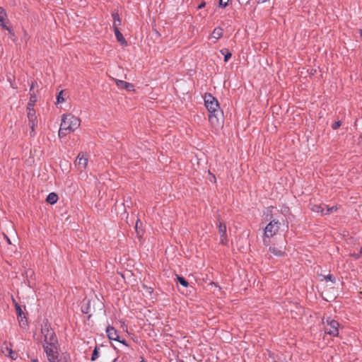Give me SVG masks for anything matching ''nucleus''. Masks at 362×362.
Returning <instances> with one entry per match:
<instances>
[{"instance_id": "1", "label": "nucleus", "mask_w": 362, "mask_h": 362, "mask_svg": "<svg viewBox=\"0 0 362 362\" xmlns=\"http://www.w3.org/2000/svg\"><path fill=\"white\" fill-rule=\"evenodd\" d=\"M44 352L48 362H57L59 356V345L57 337L48 322H43L41 328Z\"/></svg>"}, {"instance_id": "2", "label": "nucleus", "mask_w": 362, "mask_h": 362, "mask_svg": "<svg viewBox=\"0 0 362 362\" xmlns=\"http://www.w3.org/2000/svg\"><path fill=\"white\" fill-rule=\"evenodd\" d=\"M81 125V119L72 114H64L62 115L60 128L58 136L64 137L76 131Z\"/></svg>"}, {"instance_id": "3", "label": "nucleus", "mask_w": 362, "mask_h": 362, "mask_svg": "<svg viewBox=\"0 0 362 362\" xmlns=\"http://www.w3.org/2000/svg\"><path fill=\"white\" fill-rule=\"evenodd\" d=\"M281 223L276 220L271 221L264 228L262 241L265 246H269L271 238L279 231Z\"/></svg>"}, {"instance_id": "4", "label": "nucleus", "mask_w": 362, "mask_h": 362, "mask_svg": "<svg viewBox=\"0 0 362 362\" xmlns=\"http://www.w3.org/2000/svg\"><path fill=\"white\" fill-rule=\"evenodd\" d=\"M325 332L329 335L332 337H337L339 334V323L332 319L331 317H327L326 321L323 322Z\"/></svg>"}, {"instance_id": "5", "label": "nucleus", "mask_w": 362, "mask_h": 362, "mask_svg": "<svg viewBox=\"0 0 362 362\" xmlns=\"http://www.w3.org/2000/svg\"><path fill=\"white\" fill-rule=\"evenodd\" d=\"M204 103L209 113L216 112V114H219L221 110L217 100L209 93L205 95Z\"/></svg>"}, {"instance_id": "6", "label": "nucleus", "mask_w": 362, "mask_h": 362, "mask_svg": "<svg viewBox=\"0 0 362 362\" xmlns=\"http://www.w3.org/2000/svg\"><path fill=\"white\" fill-rule=\"evenodd\" d=\"M222 116V110H220L219 114H216V112L209 113V120L213 127L217 128L221 126L223 123Z\"/></svg>"}, {"instance_id": "7", "label": "nucleus", "mask_w": 362, "mask_h": 362, "mask_svg": "<svg viewBox=\"0 0 362 362\" xmlns=\"http://www.w3.org/2000/svg\"><path fill=\"white\" fill-rule=\"evenodd\" d=\"M218 233L220 235V243L226 245L228 243V238L226 235V226L223 222H219Z\"/></svg>"}, {"instance_id": "8", "label": "nucleus", "mask_w": 362, "mask_h": 362, "mask_svg": "<svg viewBox=\"0 0 362 362\" xmlns=\"http://www.w3.org/2000/svg\"><path fill=\"white\" fill-rule=\"evenodd\" d=\"M106 332H107L108 338L110 340L118 341L122 343L123 344L127 345L125 343V341L119 340V337L117 333V331L113 327H111V326L107 327L106 329Z\"/></svg>"}, {"instance_id": "9", "label": "nucleus", "mask_w": 362, "mask_h": 362, "mask_svg": "<svg viewBox=\"0 0 362 362\" xmlns=\"http://www.w3.org/2000/svg\"><path fill=\"white\" fill-rule=\"evenodd\" d=\"M76 164L78 166L79 168L85 169L88 164V158H86L84 153L81 152L78 153L76 160Z\"/></svg>"}, {"instance_id": "10", "label": "nucleus", "mask_w": 362, "mask_h": 362, "mask_svg": "<svg viewBox=\"0 0 362 362\" xmlns=\"http://www.w3.org/2000/svg\"><path fill=\"white\" fill-rule=\"evenodd\" d=\"M269 251L276 257H282L285 254V247H276L275 245L270 246Z\"/></svg>"}, {"instance_id": "11", "label": "nucleus", "mask_w": 362, "mask_h": 362, "mask_svg": "<svg viewBox=\"0 0 362 362\" xmlns=\"http://www.w3.org/2000/svg\"><path fill=\"white\" fill-rule=\"evenodd\" d=\"M117 86L120 89H126L127 90H134V85L124 81L115 79Z\"/></svg>"}, {"instance_id": "12", "label": "nucleus", "mask_w": 362, "mask_h": 362, "mask_svg": "<svg viewBox=\"0 0 362 362\" xmlns=\"http://www.w3.org/2000/svg\"><path fill=\"white\" fill-rule=\"evenodd\" d=\"M113 28H114V32H115V37H116L117 41L119 42H120L121 45H127V41L125 40V39L123 37L122 34L119 30V29H118V24L116 23V22L115 23H113Z\"/></svg>"}, {"instance_id": "13", "label": "nucleus", "mask_w": 362, "mask_h": 362, "mask_svg": "<svg viewBox=\"0 0 362 362\" xmlns=\"http://www.w3.org/2000/svg\"><path fill=\"white\" fill-rule=\"evenodd\" d=\"M6 17V12L5 9L3 7L0 6V26H1L3 28L7 30L10 33H12V30L11 28L8 27L4 23V20Z\"/></svg>"}, {"instance_id": "14", "label": "nucleus", "mask_w": 362, "mask_h": 362, "mask_svg": "<svg viewBox=\"0 0 362 362\" xmlns=\"http://www.w3.org/2000/svg\"><path fill=\"white\" fill-rule=\"evenodd\" d=\"M223 35V30L221 27L216 28L211 33V37L215 40H218L222 37Z\"/></svg>"}, {"instance_id": "15", "label": "nucleus", "mask_w": 362, "mask_h": 362, "mask_svg": "<svg viewBox=\"0 0 362 362\" xmlns=\"http://www.w3.org/2000/svg\"><path fill=\"white\" fill-rule=\"evenodd\" d=\"M27 117L28 122L36 121L35 110L33 107H27Z\"/></svg>"}, {"instance_id": "16", "label": "nucleus", "mask_w": 362, "mask_h": 362, "mask_svg": "<svg viewBox=\"0 0 362 362\" xmlns=\"http://www.w3.org/2000/svg\"><path fill=\"white\" fill-rule=\"evenodd\" d=\"M15 308L16 310V313H17L20 324H21V322H23V325H24V322H23V319L25 318V316H23V310H22L21 306L17 303H15Z\"/></svg>"}, {"instance_id": "17", "label": "nucleus", "mask_w": 362, "mask_h": 362, "mask_svg": "<svg viewBox=\"0 0 362 362\" xmlns=\"http://www.w3.org/2000/svg\"><path fill=\"white\" fill-rule=\"evenodd\" d=\"M57 200L58 196L56 193L54 192L49 193L46 199V201L51 204H55L57 202Z\"/></svg>"}, {"instance_id": "18", "label": "nucleus", "mask_w": 362, "mask_h": 362, "mask_svg": "<svg viewBox=\"0 0 362 362\" xmlns=\"http://www.w3.org/2000/svg\"><path fill=\"white\" fill-rule=\"evenodd\" d=\"M12 348L11 344L4 343L2 346V352L3 354L8 356L9 354H11Z\"/></svg>"}, {"instance_id": "19", "label": "nucleus", "mask_w": 362, "mask_h": 362, "mask_svg": "<svg viewBox=\"0 0 362 362\" xmlns=\"http://www.w3.org/2000/svg\"><path fill=\"white\" fill-rule=\"evenodd\" d=\"M36 101H37V97H36L35 93H31L30 98L29 102L28 103L27 107H33V108Z\"/></svg>"}, {"instance_id": "20", "label": "nucleus", "mask_w": 362, "mask_h": 362, "mask_svg": "<svg viewBox=\"0 0 362 362\" xmlns=\"http://www.w3.org/2000/svg\"><path fill=\"white\" fill-rule=\"evenodd\" d=\"M311 210L316 213H322L323 214H325V213L324 211V209L322 207L321 205H319V204L313 205L311 207Z\"/></svg>"}, {"instance_id": "21", "label": "nucleus", "mask_w": 362, "mask_h": 362, "mask_svg": "<svg viewBox=\"0 0 362 362\" xmlns=\"http://www.w3.org/2000/svg\"><path fill=\"white\" fill-rule=\"evenodd\" d=\"M221 52L224 54V61L228 62V59L231 57V53L227 49H222Z\"/></svg>"}, {"instance_id": "22", "label": "nucleus", "mask_w": 362, "mask_h": 362, "mask_svg": "<svg viewBox=\"0 0 362 362\" xmlns=\"http://www.w3.org/2000/svg\"><path fill=\"white\" fill-rule=\"evenodd\" d=\"M177 279L178 282L183 286H185V287L188 286V282L182 276H177Z\"/></svg>"}, {"instance_id": "23", "label": "nucleus", "mask_w": 362, "mask_h": 362, "mask_svg": "<svg viewBox=\"0 0 362 362\" xmlns=\"http://www.w3.org/2000/svg\"><path fill=\"white\" fill-rule=\"evenodd\" d=\"M323 279L326 281H331L332 283H334L335 282V277L332 275V274H327V275H325V276H323Z\"/></svg>"}, {"instance_id": "24", "label": "nucleus", "mask_w": 362, "mask_h": 362, "mask_svg": "<svg viewBox=\"0 0 362 362\" xmlns=\"http://www.w3.org/2000/svg\"><path fill=\"white\" fill-rule=\"evenodd\" d=\"M28 125L30 126L31 129L30 136H34V131H35V127L36 125V121L33 122H28Z\"/></svg>"}, {"instance_id": "25", "label": "nucleus", "mask_w": 362, "mask_h": 362, "mask_svg": "<svg viewBox=\"0 0 362 362\" xmlns=\"http://www.w3.org/2000/svg\"><path fill=\"white\" fill-rule=\"evenodd\" d=\"M337 210V206L327 207L325 214H330Z\"/></svg>"}, {"instance_id": "26", "label": "nucleus", "mask_w": 362, "mask_h": 362, "mask_svg": "<svg viewBox=\"0 0 362 362\" xmlns=\"http://www.w3.org/2000/svg\"><path fill=\"white\" fill-rule=\"evenodd\" d=\"M62 94H63V90H61L59 93V95H57V104L62 103L64 101V98H63Z\"/></svg>"}, {"instance_id": "27", "label": "nucleus", "mask_w": 362, "mask_h": 362, "mask_svg": "<svg viewBox=\"0 0 362 362\" xmlns=\"http://www.w3.org/2000/svg\"><path fill=\"white\" fill-rule=\"evenodd\" d=\"M98 347H95V349L93 350V352L92 354L91 361H95L96 358H98Z\"/></svg>"}, {"instance_id": "28", "label": "nucleus", "mask_w": 362, "mask_h": 362, "mask_svg": "<svg viewBox=\"0 0 362 362\" xmlns=\"http://www.w3.org/2000/svg\"><path fill=\"white\" fill-rule=\"evenodd\" d=\"M112 17H113V19H114V22L113 23H115L116 22V23L118 24V26L120 25L121 23V21L119 18V16L117 13H112Z\"/></svg>"}, {"instance_id": "29", "label": "nucleus", "mask_w": 362, "mask_h": 362, "mask_svg": "<svg viewBox=\"0 0 362 362\" xmlns=\"http://www.w3.org/2000/svg\"><path fill=\"white\" fill-rule=\"evenodd\" d=\"M229 2V0H219V6L225 8Z\"/></svg>"}, {"instance_id": "30", "label": "nucleus", "mask_w": 362, "mask_h": 362, "mask_svg": "<svg viewBox=\"0 0 362 362\" xmlns=\"http://www.w3.org/2000/svg\"><path fill=\"white\" fill-rule=\"evenodd\" d=\"M8 356L13 360H16L18 358V354L12 350L11 354H9Z\"/></svg>"}, {"instance_id": "31", "label": "nucleus", "mask_w": 362, "mask_h": 362, "mask_svg": "<svg viewBox=\"0 0 362 362\" xmlns=\"http://www.w3.org/2000/svg\"><path fill=\"white\" fill-rule=\"evenodd\" d=\"M341 126V122L340 121H337V122H335L332 125V127L333 129H337L339 127Z\"/></svg>"}, {"instance_id": "32", "label": "nucleus", "mask_w": 362, "mask_h": 362, "mask_svg": "<svg viewBox=\"0 0 362 362\" xmlns=\"http://www.w3.org/2000/svg\"><path fill=\"white\" fill-rule=\"evenodd\" d=\"M37 82H35V81L32 82L31 86H30V93H35V92H34V88H35V87H37Z\"/></svg>"}, {"instance_id": "33", "label": "nucleus", "mask_w": 362, "mask_h": 362, "mask_svg": "<svg viewBox=\"0 0 362 362\" xmlns=\"http://www.w3.org/2000/svg\"><path fill=\"white\" fill-rule=\"evenodd\" d=\"M205 6V2H202V4H200L199 6H198V8L199 9H201L202 8H204Z\"/></svg>"}, {"instance_id": "34", "label": "nucleus", "mask_w": 362, "mask_h": 362, "mask_svg": "<svg viewBox=\"0 0 362 362\" xmlns=\"http://www.w3.org/2000/svg\"><path fill=\"white\" fill-rule=\"evenodd\" d=\"M357 257H362V247L359 250V253L357 255Z\"/></svg>"}, {"instance_id": "35", "label": "nucleus", "mask_w": 362, "mask_h": 362, "mask_svg": "<svg viewBox=\"0 0 362 362\" xmlns=\"http://www.w3.org/2000/svg\"><path fill=\"white\" fill-rule=\"evenodd\" d=\"M4 237L6 239L7 243L8 244H11V242L10 239L8 238V237L7 235H4Z\"/></svg>"}, {"instance_id": "36", "label": "nucleus", "mask_w": 362, "mask_h": 362, "mask_svg": "<svg viewBox=\"0 0 362 362\" xmlns=\"http://www.w3.org/2000/svg\"><path fill=\"white\" fill-rule=\"evenodd\" d=\"M139 220H137V221H136V230H137L138 226H139Z\"/></svg>"}, {"instance_id": "37", "label": "nucleus", "mask_w": 362, "mask_h": 362, "mask_svg": "<svg viewBox=\"0 0 362 362\" xmlns=\"http://www.w3.org/2000/svg\"><path fill=\"white\" fill-rule=\"evenodd\" d=\"M139 220H137V221H136V230H137L138 226H139Z\"/></svg>"}, {"instance_id": "38", "label": "nucleus", "mask_w": 362, "mask_h": 362, "mask_svg": "<svg viewBox=\"0 0 362 362\" xmlns=\"http://www.w3.org/2000/svg\"><path fill=\"white\" fill-rule=\"evenodd\" d=\"M360 35L362 37V30H360Z\"/></svg>"}, {"instance_id": "39", "label": "nucleus", "mask_w": 362, "mask_h": 362, "mask_svg": "<svg viewBox=\"0 0 362 362\" xmlns=\"http://www.w3.org/2000/svg\"><path fill=\"white\" fill-rule=\"evenodd\" d=\"M141 362H145L144 360H142Z\"/></svg>"}]
</instances>
